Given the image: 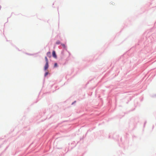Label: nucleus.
Returning <instances> with one entry per match:
<instances>
[{"instance_id":"obj_5","label":"nucleus","mask_w":156,"mask_h":156,"mask_svg":"<svg viewBox=\"0 0 156 156\" xmlns=\"http://www.w3.org/2000/svg\"><path fill=\"white\" fill-rule=\"evenodd\" d=\"M60 41H57L56 42V44H60Z\"/></svg>"},{"instance_id":"obj_2","label":"nucleus","mask_w":156,"mask_h":156,"mask_svg":"<svg viewBox=\"0 0 156 156\" xmlns=\"http://www.w3.org/2000/svg\"><path fill=\"white\" fill-rule=\"evenodd\" d=\"M52 55L54 58H56L57 55L56 54L55 52L54 51H53L52 52Z\"/></svg>"},{"instance_id":"obj_3","label":"nucleus","mask_w":156,"mask_h":156,"mask_svg":"<svg viewBox=\"0 0 156 156\" xmlns=\"http://www.w3.org/2000/svg\"><path fill=\"white\" fill-rule=\"evenodd\" d=\"M47 56H48L49 58H50L51 57V52L49 51L47 53Z\"/></svg>"},{"instance_id":"obj_1","label":"nucleus","mask_w":156,"mask_h":156,"mask_svg":"<svg viewBox=\"0 0 156 156\" xmlns=\"http://www.w3.org/2000/svg\"><path fill=\"white\" fill-rule=\"evenodd\" d=\"M48 67V62H46L45 65L44 66V70H47Z\"/></svg>"},{"instance_id":"obj_8","label":"nucleus","mask_w":156,"mask_h":156,"mask_svg":"<svg viewBox=\"0 0 156 156\" xmlns=\"http://www.w3.org/2000/svg\"><path fill=\"white\" fill-rule=\"evenodd\" d=\"M62 45L64 48H66V46H65V44H62Z\"/></svg>"},{"instance_id":"obj_6","label":"nucleus","mask_w":156,"mask_h":156,"mask_svg":"<svg viewBox=\"0 0 156 156\" xmlns=\"http://www.w3.org/2000/svg\"><path fill=\"white\" fill-rule=\"evenodd\" d=\"M48 72H46V73H45L44 74V76H46L48 74Z\"/></svg>"},{"instance_id":"obj_4","label":"nucleus","mask_w":156,"mask_h":156,"mask_svg":"<svg viewBox=\"0 0 156 156\" xmlns=\"http://www.w3.org/2000/svg\"><path fill=\"white\" fill-rule=\"evenodd\" d=\"M45 59L46 61V62H48V60L46 57H45Z\"/></svg>"},{"instance_id":"obj_7","label":"nucleus","mask_w":156,"mask_h":156,"mask_svg":"<svg viewBox=\"0 0 156 156\" xmlns=\"http://www.w3.org/2000/svg\"><path fill=\"white\" fill-rule=\"evenodd\" d=\"M57 66V64L56 63H55L54 64V67H56Z\"/></svg>"}]
</instances>
